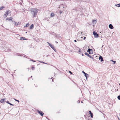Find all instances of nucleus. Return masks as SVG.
I'll list each match as a JSON object with an SVG mask.
<instances>
[{"mask_svg":"<svg viewBox=\"0 0 120 120\" xmlns=\"http://www.w3.org/2000/svg\"><path fill=\"white\" fill-rule=\"evenodd\" d=\"M52 81H53V79H52Z\"/></svg>","mask_w":120,"mask_h":120,"instance_id":"obj_48","label":"nucleus"},{"mask_svg":"<svg viewBox=\"0 0 120 120\" xmlns=\"http://www.w3.org/2000/svg\"><path fill=\"white\" fill-rule=\"evenodd\" d=\"M48 43L49 45V46L51 48H52V49L54 48V46L52 45V44H50L49 43V42H48Z\"/></svg>","mask_w":120,"mask_h":120,"instance_id":"obj_7","label":"nucleus"},{"mask_svg":"<svg viewBox=\"0 0 120 120\" xmlns=\"http://www.w3.org/2000/svg\"><path fill=\"white\" fill-rule=\"evenodd\" d=\"M14 100L16 101H18V102H19V101L18 100H16L15 99H14Z\"/></svg>","mask_w":120,"mask_h":120,"instance_id":"obj_25","label":"nucleus"},{"mask_svg":"<svg viewBox=\"0 0 120 120\" xmlns=\"http://www.w3.org/2000/svg\"><path fill=\"white\" fill-rule=\"evenodd\" d=\"M104 46L103 45H102V47H103V46Z\"/></svg>","mask_w":120,"mask_h":120,"instance_id":"obj_42","label":"nucleus"},{"mask_svg":"<svg viewBox=\"0 0 120 120\" xmlns=\"http://www.w3.org/2000/svg\"><path fill=\"white\" fill-rule=\"evenodd\" d=\"M93 33L95 37L97 38L98 37V35L97 33L95 31H94L93 32Z\"/></svg>","mask_w":120,"mask_h":120,"instance_id":"obj_2","label":"nucleus"},{"mask_svg":"<svg viewBox=\"0 0 120 120\" xmlns=\"http://www.w3.org/2000/svg\"><path fill=\"white\" fill-rule=\"evenodd\" d=\"M115 5L116 6L118 7H120V4H116Z\"/></svg>","mask_w":120,"mask_h":120,"instance_id":"obj_17","label":"nucleus"},{"mask_svg":"<svg viewBox=\"0 0 120 120\" xmlns=\"http://www.w3.org/2000/svg\"><path fill=\"white\" fill-rule=\"evenodd\" d=\"M6 102H7V103H8V104H9H9H11V103H9V101H6Z\"/></svg>","mask_w":120,"mask_h":120,"instance_id":"obj_29","label":"nucleus"},{"mask_svg":"<svg viewBox=\"0 0 120 120\" xmlns=\"http://www.w3.org/2000/svg\"><path fill=\"white\" fill-rule=\"evenodd\" d=\"M62 13V11H60V14H61Z\"/></svg>","mask_w":120,"mask_h":120,"instance_id":"obj_31","label":"nucleus"},{"mask_svg":"<svg viewBox=\"0 0 120 120\" xmlns=\"http://www.w3.org/2000/svg\"><path fill=\"white\" fill-rule=\"evenodd\" d=\"M118 119H119V120H120L118 118Z\"/></svg>","mask_w":120,"mask_h":120,"instance_id":"obj_51","label":"nucleus"},{"mask_svg":"<svg viewBox=\"0 0 120 120\" xmlns=\"http://www.w3.org/2000/svg\"><path fill=\"white\" fill-rule=\"evenodd\" d=\"M41 63H43L44 64H47V63H45V62H43V61H39Z\"/></svg>","mask_w":120,"mask_h":120,"instance_id":"obj_20","label":"nucleus"},{"mask_svg":"<svg viewBox=\"0 0 120 120\" xmlns=\"http://www.w3.org/2000/svg\"><path fill=\"white\" fill-rule=\"evenodd\" d=\"M86 37H84V38L83 39L84 40H85L86 39Z\"/></svg>","mask_w":120,"mask_h":120,"instance_id":"obj_37","label":"nucleus"},{"mask_svg":"<svg viewBox=\"0 0 120 120\" xmlns=\"http://www.w3.org/2000/svg\"><path fill=\"white\" fill-rule=\"evenodd\" d=\"M81 103H82L83 102H82V101H81Z\"/></svg>","mask_w":120,"mask_h":120,"instance_id":"obj_45","label":"nucleus"},{"mask_svg":"<svg viewBox=\"0 0 120 120\" xmlns=\"http://www.w3.org/2000/svg\"><path fill=\"white\" fill-rule=\"evenodd\" d=\"M32 77V76H31V77Z\"/></svg>","mask_w":120,"mask_h":120,"instance_id":"obj_49","label":"nucleus"},{"mask_svg":"<svg viewBox=\"0 0 120 120\" xmlns=\"http://www.w3.org/2000/svg\"><path fill=\"white\" fill-rule=\"evenodd\" d=\"M29 25V23H27V24H26V26L24 27H27Z\"/></svg>","mask_w":120,"mask_h":120,"instance_id":"obj_19","label":"nucleus"},{"mask_svg":"<svg viewBox=\"0 0 120 120\" xmlns=\"http://www.w3.org/2000/svg\"><path fill=\"white\" fill-rule=\"evenodd\" d=\"M7 13L8 14V15L9 14V15H10L11 14V11L10 10H7L6 11V13Z\"/></svg>","mask_w":120,"mask_h":120,"instance_id":"obj_6","label":"nucleus"},{"mask_svg":"<svg viewBox=\"0 0 120 120\" xmlns=\"http://www.w3.org/2000/svg\"><path fill=\"white\" fill-rule=\"evenodd\" d=\"M109 27L111 29H112L113 28V27L111 24H110L109 25Z\"/></svg>","mask_w":120,"mask_h":120,"instance_id":"obj_9","label":"nucleus"},{"mask_svg":"<svg viewBox=\"0 0 120 120\" xmlns=\"http://www.w3.org/2000/svg\"><path fill=\"white\" fill-rule=\"evenodd\" d=\"M28 69V70H29V68Z\"/></svg>","mask_w":120,"mask_h":120,"instance_id":"obj_46","label":"nucleus"},{"mask_svg":"<svg viewBox=\"0 0 120 120\" xmlns=\"http://www.w3.org/2000/svg\"><path fill=\"white\" fill-rule=\"evenodd\" d=\"M20 40H26V39L25 37H21L20 38Z\"/></svg>","mask_w":120,"mask_h":120,"instance_id":"obj_11","label":"nucleus"},{"mask_svg":"<svg viewBox=\"0 0 120 120\" xmlns=\"http://www.w3.org/2000/svg\"><path fill=\"white\" fill-rule=\"evenodd\" d=\"M53 49L56 52V50L55 49V48L54 47V48Z\"/></svg>","mask_w":120,"mask_h":120,"instance_id":"obj_24","label":"nucleus"},{"mask_svg":"<svg viewBox=\"0 0 120 120\" xmlns=\"http://www.w3.org/2000/svg\"><path fill=\"white\" fill-rule=\"evenodd\" d=\"M3 99L4 100V101H6V98H4V99Z\"/></svg>","mask_w":120,"mask_h":120,"instance_id":"obj_27","label":"nucleus"},{"mask_svg":"<svg viewBox=\"0 0 120 120\" xmlns=\"http://www.w3.org/2000/svg\"><path fill=\"white\" fill-rule=\"evenodd\" d=\"M28 69V70H29V68Z\"/></svg>","mask_w":120,"mask_h":120,"instance_id":"obj_47","label":"nucleus"},{"mask_svg":"<svg viewBox=\"0 0 120 120\" xmlns=\"http://www.w3.org/2000/svg\"><path fill=\"white\" fill-rule=\"evenodd\" d=\"M12 19L13 18L12 17H10L9 18V19H8V18H7L6 19V20H7L8 19H9L10 20H11L12 21Z\"/></svg>","mask_w":120,"mask_h":120,"instance_id":"obj_15","label":"nucleus"},{"mask_svg":"<svg viewBox=\"0 0 120 120\" xmlns=\"http://www.w3.org/2000/svg\"><path fill=\"white\" fill-rule=\"evenodd\" d=\"M34 25L32 24L30 26V29H32L34 28Z\"/></svg>","mask_w":120,"mask_h":120,"instance_id":"obj_13","label":"nucleus"},{"mask_svg":"<svg viewBox=\"0 0 120 120\" xmlns=\"http://www.w3.org/2000/svg\"><path fill=\"white\" fill-rule=\"evenodd\" d=\"M56 43H58V42L56 41Z\"/></svg>","mask_w":120,"mask_h":120,"instance_id":"obj_41","label":"nucleus"},{"mask_svg":"<svg viewBox=\"0 0 120 120\" xmlns=\"http://www.w3.org/2000/svg\"><path fill=\"white\" fill-rule=\"evenodd\" d=\"M37 111L38 113L41 116H43L44 114V113L42 112L41 111L38 110Z\"/></svg>","mask_w":120,"mask_h":120,"instance_id":"obj_4","label":"nucleus"},{"mask_svg":"<svg viewBox=\"0 0 120 120\" xmlns=\"http://www.w3.org/2000/svg\"><path fill=\"white\" fill-rule=\"evenodd\" d=\"M4 102V100L3 99H1V100L0 101V102L1 103H3Z\"/></svg>","mask_w":120,"mask_h":120,"instance_id":"obj_21","label":"nucleus"},{"mask_svg":"<svg viewBox=\"0 0 120 120\" xmlns=\"http://www.w3.org/2000/svg\"><path fill=\"white\" fill-rule=\"evenodd\" d=\"M13 24L16 26H17L18 25V23H17V22H16L15 21L13 22Z\"/></svg>","mask_w":120,"mask_h":120,"instance_id":"obj_16","label":"nucleus"},{"mask_svg":"<svg viewBox=\"0 0 120 120\" xmlns=\"http://www.w3.org/2000/svg\"><path fill=\"white\" fill-rule=\"evenodd\" d=\"M97 20H93V22H94V21H96Z\"/></svg>","mask_w":120,"mask_h":120,"instance_id":"obj_35","label":"nucleus"},{"mask_svg":"<svg viewBox=\"0 0 120 120\" xmlns=\"http://www.w3.org/2000/svg\"><path fill=\"white\" fill-rule=\"evenodd\" d=\"M51 15L52 16H54V13H51Z\"/></svg>","mask_w":120,"mask_h":120,"instance_id":"obj_22","label":"nucleus"},{"mask_svg":"<svg viewBox=\"0 0 120 120\" xmlns=\"http://www.w3.org/2000/svg\"><path fill=\"white\" fill-rule=\"evenodd\" d=\"M35 68L34 67H32V70H34V69Z\"/></svg>","mask_w":120,"mask_h":120,"instance_id":"obj_26","label":"nucleus"},{"mask_svg":"<svg viewBox=\"0 0 120 120\" xmlns=\"http://www.w3.org/2000/svg\"><path fill=\"white\" fill-rule=\"evenodd\" d=\"M82 72L84 74V75H85V74H86V73H85V72H84V71H82Z\"/></svg>","mask_w":120,"mask_h":120,"instance_id":"obj_32","label":"nucleus"},{"mask_svg":"<svg viewBox=\"0 0 120 120\" xmlns=\"http://www.w3.org/2000/svg\"><path fill=\"white\" fill-rule=\"evenodd\" d=\"M20 4H21V3H20Z\"/></svg>","mask_w":120,"mask_h":120,"instance_id":"obj_43","label":"nucleus"},{"mask_svg":"<svg viewBox=\"0 0 120 120\" xmlns=\"http://www.w3.org/2000/svg\"><path fill=\"white\" fill-rule=\"evenodd\" d=\"M38 11V10L36 8H32L31 10V13L33 15V17H36Z\"/></svg>","mask_w":120,"mask_h":120,"instance_id":"obj_1","label":"nucleus"},{"mask_svg":"<svg viewBox=\"0 0 120 120\" xmlns=\"http://www.w3.org/2000/svg\"><path fill=\"white\" fill-rule=\"evenodd\" d=\"M113 64H115V63H116V61H113Z\"/></svg>","mask_w":120,"mask_h":120,"instance_id":"obj_33","label":"nucleus"},{"mask_svg":"<svg viewBox=\"0 0 120 120\" xmlns=\"http://www.w3.org/2000/svg\"><path fill=\"white\" fill-rule=\"evenodd\" d=\"M81 50L80 49H79V52H81Z\"/></svg>","mask_w":120,"mask_h":120,"instance_id":"obj_30","label":"nucleus"},{"mask_svg":"<svg viewBox=\"0 0 120 120\" xmlns=\"http://www.w3.org/2000/svg\"><path fill=\"white\" fill-rule=\"evenodd\" d=\"M85 76L86 77V79L87 80V77H88L89 76L88 75V74H87V73H86V74H85Z\"/></svg>","mask_w":120,"mask_h":120,"instance_id":"obj_14","label":"nucleus"},{"mask_svg":"<svg viewBox=\"0 0 120 120\" xmlns=\"http://www.w3.org/2000/svg\"><path fill=\"white\" fill-rule=\"evenodd\" d=\"M31 60V61H32L34 62H35V61H34V60Z\"/></svg>","mask_w":120,"mask_h":120,"instance_id":"obj_34","label":"nucleus"},{"mask_svg":"<svg viewBox=\"0 0 120 120\" xmlns=\"http://www.w3.org/2000/svg\"><path fill=\"white\" fill-rule=\"evenodd\" d=\"M87 52H88L90 54H91L93 53L92 50L90 49H88Z\"/></svg>","mask_w":120,"mask_h":120,"instance_id":"obj_3","label":"nucleus"},{"mask_svg":"<svg viewBox=\"0 0 120 120\" xmlns=\"http://www.w3.org/2000/svg\"><path fill=\"white\" fill-rule=\"evenodd\" d=\"M99 59L100 60H101V62H102L104 61L103 57L101 56L99 57Z\"/></svg>","mask_w":120,"mask_h":120,"instance_id":"obj_8","label":"nucleus"},{"mask_svg":"<svg viewBox=\"0 0 120 120\" xmlns=\"http://www.w3.org/2000/svg\"><path fill=\"white\" fill-rule=\"evenodd\" d=\"M85 54L88 56L89 57H90V58H92L93 59V58L88 53L86 52L85 53Z\"/></svg>","mask_w":120,"mask_h":120,"instance_id":"obj_5","label":"nucleus"},{"mask_svg":"<svg viewBox=\"0 0 120 120\" xmlns=\"http://www.w3.org/2000/svg\"><path fill=\"white\" fill-rule=\"evenodd\" d=\"M89 113H90V114L91 117L92 118L93 117V113H92L91 111H89Z\"/></svg>","mask_w":120,"mask_h":120,"instance_id":"obj_12","label":"nucleus"},{"mask_svg":"<svg viewBox=\"0 0 120 120\" xmlns=\"http://www.w3.org/2000/svg\"><path fill=\"white\" fill-rule=\"evenodd\" d=\"M111 60L113 62V60Z\"/></svg>","mask_w":120,"mask_h":120,"instance_id":"obj_44","label":"nucleus"},{"mask_svg":"<svg viewBox=\"0 0 120 120\" xmlns=\"http://www.w3.org/2000/svg\"><path fill=\"white\" fill-rule=\"evenodd\" d=\"M82 56H84V54H82Z\"/></svg>","mask_w":120,"mask_h":120,"instance_id":"obj_40","label":"nucleus"},{"mask_svg":"<svg viewBox=\"0 0 120 120\" xmlns=\"http://www.w3.org/2000/svg\"><path fill=\"white\" fill-rule=\"evenodd\" d=\"M74 41H75V42H76L77 41L76 40H74Z\"/></svg>","mask_w":120,"mask_h":120,"instance_id":"obj_39","label":"nucleus"},{"mask_svg":"<svg viewBox=\"0 0 120 120\" xmlns=\"http://www.w3.org/2000/svg\"><path fill=\"white\" fill-rule=\"evenodd\" d=\"M80 102V101H77V103H79Z\"/></svg>","mask_w":120,"mask_h":120,"instance_id":"obj_38","label":"nucleus"},{"mask_svg":"<svg viewBox=\"0 0 120 120\" xmlns=\"http://www.w3.org/2000/svg\"><path fill=\"white\" fill-rule=\"evenodd\" d=\"M4 8V7L3 6L1 7H0V10H2V9H3V8Z\"/></svg>","mask_w":120,"mask_h":120,"instance_id":"obj_18","label":"nucleus"},{"mask_svg":"<svg viewBox=\"0 0 120 120\" xmlns=\"http://www.w3.org/2000/svg\"><path fill=\"white\" fill-rule=\"evenodd\" d=\"M9 104H10V105H13L12 104H11H11H9Z\"/></svg>","mask_w":120,"mask_h":120,"instance_id":"obj_36","label":"nucleus"},{"mask_svg":"<svg viewBox=\"0 0 120 120\" xmlns=\"http://www.w3.org/2000/svg\"><path fill=\"white\" fill-rule=\"evenodd\" d=\"M117 98L119 100H120V95H119L117 97Z\"/></svg>","mask_w":120,"mask_h":120,"instance_id":"obj_23","label":"nucleus"},{"mask_svg":"<svg viewBox=\"0 0 120 120\" xmlns=\"http://www.w3.org/2000/svg\"><path fill=\"white\" fill-rule=\"evenodd\" d=\"M81 33V34H82V32Z\"/></svg>","mask_w":120,"mask_h":120,"instance_id":"obj_50","label":"nucleus"},{"mask_svg":"<svg viewBox=\"0 0 120 120\" xmlns=\"http://www.w3.org/2000/svg\"><path fill=\"white\" fill-rule=\"evenodd\" d=\"M69 72L71 74H73L72 73V72L70 71H69Z\"/></svg>","mask_w":120,"mask_h":120,"instance_id":"obj_28","label":"nucleus"},{"mask_svg":"<svg viewBox=\"0 0 120 120\" xmlns=\"http://www.w3.org/2000/svg\"><path fill=\"white\" fill-rule=\"evenodd\" d=\"M8 15V14L7 13H6V12L4 14V17L5 18H6L7 16V15Z\"/></svg>","mask_w":120,"mask_h":120,"instance_id":"obj_10","label":"nucleus"}]
</instances>
